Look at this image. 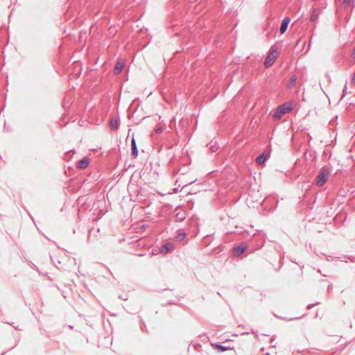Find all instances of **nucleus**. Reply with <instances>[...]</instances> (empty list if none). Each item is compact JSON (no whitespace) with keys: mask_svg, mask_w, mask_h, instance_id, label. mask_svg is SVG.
I'll list each match as a JSON object with an SVG mask.
<instances>
[{"mask_svg":"<svg viewBox=\"0 0 355 355\" xmlns=\"http://www.w3.org/2000/svg\"><path fill=\"white\" fill-rule=\"evenodd\" d=\"M279 55V52L276 49H271L266 57V59L264 62V66L266 68H268L272 65V64L275 62L277 57Z\"/></svg>","mask_w":355,"mask_h":355,"instance_id":"1","label":"nucleus"},{"mask_svg":"<svg viewBox=\"0 0 355 355\" xmlns=\"http://www.w3.org/2000/svg\"><path fill=\"white\" fill-rule=\"evenodd\" d=\"M328 175L329 173L325 170H322L316 178V184L319 187L322 186L327 180Z\"/></svg>","mask_w":355,"mask_h":355,"instance_id":"2","label":"nucleus"},{"mask_svg":"<svg viewBox=\"0 0 355 355\" xmlns=\"http://www.w3.org/2000/svg\"><path fill=\"white\" fill-rule=\"evenodd\" d=\"M278 108L279 109L280 112H283L284 114L288 113L293 110V104L291 103H286L282 105H280Z\"/></svg>","mask_w":355,"mask_h":355,"instance_id":"3","label":"nucleus"},{"mask_svg":"<svg viewBox=\"0 0 355 355\" xmlns=\"http://www.w3.org/2000/svg\"><path fill=\"white\" fill-rule=\"evenodd\" d=\"M89 164V159L85 157L78 162L77 167L80 169H84L88 166Z\"/></svg>","mask_w":355,"mask_h":355,"instance_id":"4","label":"nucleus"},{"mask_svg":"<svg viewBox=\"0 0 355 355\" xmlns=\"http://www.w3.org/2000/svg\"><path fill=\"white\" fill-rule=\"evenodd\" d=\"M245 250L246 246H239L233 249L232 254L234 257H239L243 254Z\"/></svg>","mask_w":355,"mask_h":355,"instance_id":"5","label":"nucleus"},{"mask_svg":"<svg viewBox=\"0 0 355 355\" xmlns=\"http://www.w3.org/2000/svg\"><path fill=\"white\" fill-rule=\"evenodd\" d=\"M289 22H290V19L288 17H286L282 20V24L280 26V32L282 34H283L284 33L286 32Z\"/></svg>","mask_w":355,"mask_h":355,"instance_id":"6","label":"nucleus"},{"mask_svg":"<svg viewBox=\"0 0 355 355\" xmlns=\"http://www.w3.org/2000/svg\"><path fill=\"white\" fill-rule=\"evenodd\" d=\"M124 63L121 61H118L114 69L115 74L119 73L123 69Z\"/></svg>","mask_w":355,"mask_h":355,"instance_id":"7","label":"nucleus"},{"mask_svg":"<svg viewBox=\"0 0 355 355\" xmlns=\"http://www.w3.org/2000/svg\"><path fill=\"white\" fill-rule=\"evenodd\" d=\"M131 146H132V154L134 157H137L138 155V150L136 146V141L135 139H132L131 141Z\"/></svg>","mask_w":355,"mask_h":355,"instance_id":"8","label":"nucleus"},{"mask_svg":"<svg viewBox=\"0 0 355 355\" xmlns=\"http://www.w3.org/2000/svg\"><path fill=\"white\" fill-rule=\"evenodd\" d=\"M171 248H172V245L170 243H168V244H165V245H162L160 250L162 253H167L171 250Z\"/></svg>","mask_w":355,"mask_h":355,"instance_id":"9","label":"nucleus"},{"mask_svg":"<svg viewBox=\"0 0 355 355\" xmlns=\"http://www.w3.org/2000/svg\"><path fill=\"white\" fill-rule=\"evenodd\" d=\"M266 160V157L264 156V155H259L257 159H256V162L258 164H262Z\"/></svg>","mask_w":355,"mask_h":355,"instance_id":"10","label":"nucleus"},{"mask_svg":"<svg viewBox=\"0 0 355 355\" xmlns=\"http://www.w3.org/2000/svg\"><path fill=\"white\" fill-rule=\"evenodd\" d=\"M110 125L112 129H117V128H118L117 120L116 119H112L110 121Z\"/></svg>","mask_w":355,"mask_h":355,"instance_id":"11","label":"nucleus"},{"mask_svg":"<svg viewBox=\"0 0 355 355\" xmlns=\"http://www.w3.org/2000/svg\"><path fill=\"white\" fill-rule=\"evenodd\" d=\"M351 0H339L340 3L345 8L349 6Z\"/></svg>","mask_w":355,"mask_h":355,"instance_id":"12","label":"nucleus"},{"mask_svg":"<svg viewBox=\"0 0 355 355\" xmlns=\"http://www.w3.org/2000/svg\"><path fill=\"white\" fill-rule=\"evenodd\" d=\"M318 12L316 10L313 11L311 16V21H315L318 19Z\"/></svg>","mask_w":355,"mask_h":355,"instance_id":"13","label":"nucleus"},{"mask_svg":"<svg viewBox=\"0 0 355 355\" xmlns=\"http://www.w3.org/2000/svg\"><path fill=\"white\" fill-rule=\"evenodd\" d=\"M186 236V234L182 232V233H180L177 236H176V239L179 241H181L182 240L184 239Z\"/></svg>","mask_w":355,"mask_h":355,"instance_id":"14","label":"nucleus"},{"mask_svg":"<svg viewBox=\"0 0 355 355\" xmlns=\"http://www.w3.org/2000/svg\"><path fill=\"white\" fill-rule=\"evenodd\" d=\"M216 348L218 349L219 350L222 351V352H224L225 350H227L228 348L226 347H224L223 345H213Z\"/></svg>","mask_w":355,"mask_h":355,"instance_id":"15","label":"nucleus"},{"mask_svg":"<svg viewBox=\"0 0 355 355\" xmlns=\"http://www.w3.org/2000/svg\"><path fill=\"white\" fill-rule=\"evenodd\" d=\"M296 80H297V77L293 76L291 78V80H290V85L291 86H293L295 84V82H296Z\"/></svg>","mask_w":355,"mask_h":355,"instance_id":"16","label":"nucleus"},{"mask_svg":"<svg viewBox=\"0 0 355 355\" xmlns=\"http://www.w3.org/2000/svg\"><path fill=\"white\" fill-rule=\"evenodd\" d=\"M273 118L275 120H279L282 118V116L279 113H277V111H275V112L273 114Z\"/></svg>","mask_w":355,"mask_h":355,"instance_id":"17","label":"nucleus"},{"mask_svg":"<svg viewBox=\"0 0 355 355\" xmlns=\"http://www.w3.org/2000/svg\"><path fill=\"white\" fill-rule=\"evenodd\" d=\"M156 133L159 134L162 132V129L159 128L155 130Z\"/></svg>","mask_w":355,"mask_h":355,"instance_id":"18","label":"nucleus"},{"mask_svg":"<svg viewBox=\"0 0 355 355\" xmlns=\"http://www.w3.org/2000/svg\"><path fill=\"white\" fill-rule=\"evenodd\" d=\"M352 83L355 84V71L354 73L352 78Z\"/></svg>","mask_w":355,"mask_h":355,"instance_id":"19","label":"nucleus"},{"mask_svg":"<svg viewBox=\"0 0 355 355\" xmlns=\"http://www.w3.org/2000/svg\"><path fill=\"white\" fill-rule=\"evenodd\" d=\"M276 111L277 112V113H279L281 116H282L283 114H284L283 112H279V109L277 107Z\"/></svg>","mask_w":355,"mask_h":355,"instance_id":"20","label":"nucleus"},{"mask_svg":"<svg viewBox=\"0 0 355 355\" xmlns=\"http://www.w3.org/2000/svg\"><path fill=\"white\" fill-rule=\"evenodd\" d=\"M353 54H354V58H355V48H354V53H353Z\"/></svg>","mask_w":355,"mask_h":355,"instance_id":"21","label":"nucleus"}]
</instances>
